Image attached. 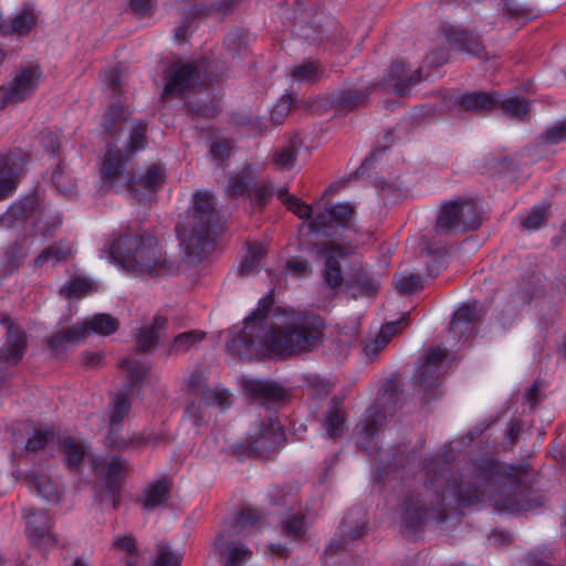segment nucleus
Returning a JSON list of instances; mask_svg holds the SVG:
<instances>
[{
    "label": "nucleus",
    "mask_w": 566,
    "mask_h": 566,
    "mask_svg": "<svg viewBox=\"0 0 566 566\" xmlns=\"http://www.w3.org/2000/svg\"><path fill=\"white\" fill-rule=\"evenodd\" d=\"M426 481L427 503L422 496L407 497L402 509L407 526L416 527L431 513L438 516L436 506L453 496L461 505L473 504L491 499L499 512L522 513L542 505L543 500L520 484L513 488L503 482L505 469L492 461H485L475 472L472 481L450 482L449 473L442 468H428Z\"/></svg>",
    "instance_id": "nucleus-1"
},
{
    "label": "nucleus",
    "mask_w": 566,
    "mask_h": 566,
    "mask_svg": "<svg viewBox=\"0 0 566 566\" xmlns=\"http://www.w3.org/2000/svg\"><path fill=\"white\" fill-rule=\"evenodd\" d=\"M272 305L271 295L259 301L258 307L244 319L241 334L227 343L232 353L243 357L262 349L271 357H291L312 352L322 344L325 324L319 316L293 314L273 326L268 322Z\"/></svg>",
    "instance_id": "nucleus-2"
},
{
    "label": "nucleus",
    "mask_w": 566,
    "mask_h": 566,
    "mask_svg": "<svg viewBox=\"0 0 566 566\" xmlns=\"http://www.w3.org/2000/svg\"><path fill=\"white\" fill-rule=\"evenodd\" d=\"M111 260L134 274L161 276L172 272L174 262L168 260L157 238L151 233L126 231L106 247Z\"/></svg>",
    "instance_id": "nucleus-3"
},
{
    "label": "nucleus",
    "mask_w": 566,
    "mask_h": 566,
    "mask_svg": "<svg viewBox=\"0 0 566 566\" xmlns=\"http://www.w3.org/2000/svg\"><path fill=\"white\" fill-rule=\"evenodd\" d=\"M214 224L213 196L208 191L197 192L191 210L176 227L180 244L189 256L201 258L212 248Z\"/></svg>",
    "instance_id": "nucleus-4"
},
{
    "label": "nucleus",
    "mask_w": 566,
    "mask_h": 566,
    "mask_svg": "<svg viewBox=\"0 0 566 566\" xmlns=\"http://www.w3.org/2000/svg\"><path fill=\"white\" fill-rule=\"evenodd\" d=\"M481 224V208L476 201L455 199L446 202L438 216L436 231L449 233L455 230H475Z\"/></svg>",
    "instance_id": "nucleus-5"
},
{
    "label": "nucleus",
    "mask_w": 566,
    "mask_h": 566,
    "mask_svg": "<svg viewBox=\"0 0 566 566\" xmlns=\"http://www.w3.org/2000/svg\"><path fill=\"white\" fill-rule=\"evenodd\" d=\"M119 322L109 314H95L92 317L52 335L49 345L53 349L61 348L64 344H76L92 333L108 336L117 331Z\"/></svg>",
    "instance_id": "nucleus-6"
},
{
    "label": "nucleus",
    "mask_w": 566,
    "mask_h": 566,
    "mask_svg": "<svg viewBox=\"0 0 566 566\" xmlns=\"http://www.w3.org/2000/svg\"><path fill=\"white\" fill-rule=\"evenodd\" d=\"M41 76L40 69L30 66L19 72L8 84L0 86V109L20 103L36 90Z\"/></svg>",
    "instance_id": "nucleus-7"
},
{
    "label": "nucleus",
    "mask_w": 566,
    "mask_h": 566,
    "mask_svg": "<svg viewBox=\"0 0 566 566\" xmlns=\"http://www.w3.org/2000/svg\"><path fill=\"white\" fill-rule=\"evenodd\" d=\"M126 161L127 158L122 155L120 150L109 149L101 168L103 184L116 191L127 190L137 193L138 189L130 184L133 176L126 168Z\"/></svg>",
    "instance_id": "nucleus-8"
},
{
    "label": "nucleus",
    "mask_w": 566,
    "mask_h": 566,
    "mask_svg": "<svg viewBox=\"0 0 566 566\" xmlns=\"http://www.w3.org/2000/svg\"><path fill=\"white\" fill-rule=\"evenodd\" d=\"M448 350L436 346L419 359L413 380L426 389L437 385L440 376L447 371Z\"/></svg>",
    "instance_id": "nucleus-9"
},
{
    "label": "nucleus",
    "mask_w": 566,
    "mask_h": 566,
    "mask_svg": "<svg viewBox=\"0 0 566 566\" xmlns=\"http://www.w3.org/2000/svg\"><path fill=\"white\" fill-rule=\"evenodd\" d=\"M355 206L349 202H338L333 206H326L323 210L315 213L314 219L310 223V228L314 232L327 234L329 230L346 227L355 214Z\"/></svg>",
    "instance_id": "nucleus-10"
},
{
    "label": "nucleus",
    "mask_w": 566,
    "mask_h": 566,
    "mask_svg": "<svg viewBox=\"0 0 566 566\" xmlns=\"http://www.w3.org/2000/svg\"><path fill=\"white\" fill-rule=\"evenodd\" d=\"M198 80L199 71L195 64L177 61L167 70L164 94L181 95L195 88Z\"/></svg>",
    "instance_id": "nucleus-11"
},
{
    "label": "nucleus",
    "mask_w": 566,
    "mask_h": 566,
    "mask_svg": "<svg viewBox=\"0 0 566 566\" xmlns=\"http://www.w3.org/2000/svg\"><path fill=\"white\" fill-rule=\"evenodd\" d=\"M283 439V430L277 420L268 418L261 421L259 427L250 433L248 438V448L263 455L265 452L273 450Z\"/></svg>",
    "instance_id": "nucleus-12"
},
{
    "label": "nucleus",
    "mask_w": 566,
    "mask_h": 566,
    "mask_svg": "<svg viewBox=\"0 0 566 566\" xmlns=\"http://www.w3.org/2000/svg\"><path fill=\"white\" fill-rule=\"evenodd\" d=\"M25 346L27 339L23 331L10 324L7 331L6 345L0 348V379L6 376L9 368L22 360Z\"/></svg>",
    "instance_id": "nucleus-13"
},
{
    "label": "nucleus",
    "mask_w": 566,
    "mask_h": 566,
    "mask_svg": "<svg viewBox=\"0 0 566 566\" xmlns=\"http://www.w3.org/2000/svg\"><path fill=\"white\" fill-rule=\"evenodd\" d=\"M27 520V535L36 545L43 547H53L56 539L51 532L52 520L43 510L29 511L24 510Z\"/></svg>",
    "instance_id": "nucleus-14"
},
{
    "label": "nucleus",
    "mask_w": 566,
    "mask_h": 566,
    "mask_svg": "<svg viewBox=\"0 0 566 566\" xmlns=\"http://www.w3.org/2000/svg\"><path fill=\"white\" fill-rule=\"evenodd\" d=\"M317 253L325 259L323 270L325 282L333 289L340 286L343 283V275L338 259L348 255L349 247L336 244L334 242L326 243L317 249Z\"/></svg>",
    "instance_id": "nucleus-15"
},
{
    "label": "nucleus",
    "mask_w": 566,
    "mask_h": 566,
    "mask_svg": "<svg viewBox=\"0 0 566 566\" xmlns=\"http://www.w3.org/2000/svg\"><path fill=\"white\" fill-rule=\"evenodd\" d=\"M484 315L478 302L467 303L459 307L450 323V332L459 339H468L474 334V323Z\"/></svg>",
    "instance_id": "nucleus-16"
},
{
    "label": "nucleus",
    "mask_w": 566,
    "mask_h": 566,
    "mask_svg": "<svg viewBox=\"0 0 566 566\" xmlns=\"http://www.w3.org/2000/svg\"><path fill=\"white\" fill-rule=\"evenodd\" d=\"M166 181V171L165 168L159 164H153L145 169L143 174L135 179L133 177L132 182L138 189L137 196L136 192H130L134 198H136L139 202L149 201V197L142 192L145 190L147 193L158 191Z\"/></svg>",
    "instance_id": "nucleus-17"
},
{
    "label": "nucleus",
    "mask_w": 566,
    "mask_h": 566,
    "mask_svg": "<svg viewBox=\"0 0 566 566\" xmlns=\"http://www.w3.org/2000/svg\"><path fill=\"white\" fill-rule=\"evenodd\" d=\"M420 81L421 70L419 67L408 72L405 63L396 61L389 67L385 85L392 92L403 95L412 84Z\"/></svg>",
    "instance_id": "nucleus-18"
},
{
    "label": "nucleus",
    "mask_w": 566,
    "mask_h": 566,
    "mask_svg": "<svg viewBox=\"0 0 566 566\" xmlns=\"http://www.w3.org/2000/svg\"><path fill=\"white\" fill-rule=\"evenodd\" d=\"M189 389L199 396L207 405L218 403L221 408L231 405V394L226 389H210L205 385V376L201 371H195L188 379Z\"/></svg>",
    "instance_id": "nucleus-19"
},
{
    "label": "nucleus",
    "mask_w": 566,
    "mask_h": 566,
    "mask_svg": "<svg viewBox=\"0 0 566 566\" xmlns=\"http://www.w3.org/2000/svg\"><path fill=\"white\" fill-rule=\"evenodd\" d=\"M160 437L158 434L155 436H143L138 433L132 434H122V431L108 430L107 436L105 438V444L108 448L126 451V450H140L145 446H156Z\"/></svg>",
    "instance_id": "nucleus-20"
},
{
    "label": "nucleus",
    "mask_w": 566,
    "mask_h": 566,
    "mask_svg": "<svg viewBox=\"0 0 566 566\" xmlns=\"http://www.w3.org/2000/svg\"><path fill=\"white\" fill-rule=\"evenodd\" d=\"M94 471L103 479L108 489L113 490L127 471V462L118 457H106L102 460H94Z\"/></svg>",
    "instance_id": "nucleus-21"
},
{
    "label": "nucleus",
    "mask_w": 566,
    "mask_h": 566,
    "mask_svg": "<svg viewBox=\"0 0 566 566\" xmlns=\"http://www.w3.org/2000/svg\"><path fill=\"white\" fill-rule=\"evenodd\" d=\"M244 388L253 397L265 402H280L286 399L289 391L283 386L266 380H247Z\"/></svg>",
    "instance_id": "nucleus-22"
},
{
    "label": "nucleus",
    "mask_w": 566,
    "mask_h": 566,
    "mask_svg": "<svg viewBox=\"0 0 566 566\" xmlns=\"http://www.w3.org/2000/svg\"><path fill=\"white\" fill-rule=\"evenodd\" d=\"M35 23V15L32 10L23 9L13 19L7 20L0 14V35L29 33Z\"/></svg>",
    "instance_id": "nucleus-23"
},
{
    "label": "nucleus",
    "mask_w": 566,
    "mask_h": 566,
    "mask_svg": "<svg viewBox=\"0 0 566 566\" xmlns=\"http://www.w3.org/2000/svg\"><path fill=\"white\" fill-rule=\"evenodd\" d=\"M218 549L224 566H242L252 557V551L240 542H219Z\"/></svg>",
    "instance_id": "nucleus-24"
},
{
    "label": "nucleus",
    "mask_w": 566,
    "mask_h": 566,
    "mask_svg": "<svg viewBox=\"0 0 566 566\" xmlns=\"http://www.w3.org/2000/svg\"><path fill=\"white\" fill-rule=\"evenodd\" d=\"M458 105L467 112L492 111L499 105V98L486 92H473L460 96Z\"/></svg>",
    "instance_id": "nucleus-25"
},
{
    "label": "nucleus",
    "mask_w": 566,
    "mask_h": 566,
    "mask_svg": "<svg viewBox=\"0 0 566 566\" xmlns=\"http://www.w3.org/2000/svg\"><path fill=\"white\" fill-rule=\"evenodd\" d=\"M400 325L406 326L407 319L402 318L400 321L387 323L386 325H384L380 328L377 336L371 342L365 345V354L369 357H374L378 353H380L391 340L392 336L399 332Z\"/></svg>",
    "instance_id": "nucleus-26"
},
{
    "label": "nucleus",
    "mask_w": 566,
    "mask_h": 566,
    "mask_svg": "<svg viewBox=\"0 0 566 566\" xmlns=\"http://www.w3.org/2000/svg\"><path fill=\"white\" fill-rule=\"evenodd\" d=\"M346 422V413L340 401H335L326 411L323 420V428L329 438H337L343 434Z\"/></svg>",
    "instance_id": "nucleus-27"
},
{
    "label": "nucleus",
    "mask_w": 566,
    "mask_h": 566,
    "mask_svg": "<svg viewBox=\"0 0 566 566\" xmlns=\"http://www.w3.org/2000/svg\"><path fill=\"white\" fill-rule=\"evenodd\" d=\"M165 326L166 318L158 316L154 319L150 326L140 328L136 334V343L139 348L144 352L154 349L158 344L160 332L165 328Z\"/></svg>",
    "instance_id": "nucleus-28"
},
{
    "label": "nucleus",
    "mask_w": 566,
    "mask_h": 566,
    "mask_svg": "<svg viewBox=\"0 0 566 566\" xmlns=\"http://www.w3.org/2000/svg\"><path fill=\"white\" fill-rule=\"evenodd\" d=\"M15 159L8 156L2 159L0 165V200L8 198L17 187V170L14 169Z\"/></svg>",
    "instance_id": "nucleus-29"
},
{
    "label": "nucleus",
    "mask_w": 566,
    "mask_h": 566,
    "mask_svg": "<svg viewBox=\"0 0 566 566\" xmlns=\"http://www.w3.org/2000/svg\"><path fill=\"white\" fill-rule=\"evenodd\" d=\"M119 367L126 381V386L129 389H133L136 386L140 385L149 370L145 364L132 359H124L119 364Z\"/></svg>",
    "instance_id": "nucleus-30"
},
{
    "label": "nucleus",
    "mask_w": 566,
    "mask_h": 566,
    "mask_svg": "<svg viewBox=\"0 0 566 566\" xmlns=\"http://www.w3.org/2000/svg\"><path fill=\"white\" fill-rule=\"evenodd\" d=\"M531 297L514 296L497 314V323L503 329L512 327L520 318V310Z\"/></svg>",
    "instance_id": "nucleus-31"
},
{
    "label": "nucleus",
    "mask_w": 566,
    "mask_h": 566,
    "mask_svg": "<svg viewBox=\"0 0 566 566\" xmlns=\"http://www.w3.org/2000/svg\"><path fill=\"white\" fill-rule=\"evenodd\" d=\"M450 42L460 51H463L471 55H479L483 51V43L480 40V36L467 32V31H460L454 33L450 38Z\"/></svg>",
    "instance_id": "nucleus-32"
},
{
    "label": "nucleus",
    "mask_w": 566,
    "mask_h": 566,
    "mask_svg": "<svg viewBox=\"0 0 566 566\" xmlns=\"http://www.w3.org/2000/svg\"><path fill=\"white\" fill-rule=\"evenodd\" d=\"M298 146V138L294 137L286 145L275 150L273 161L279 169L285 170L294 167L297 158Z\"/></svg>",
    "instance_id": "nucleus-33"
},
{
    "label": "nucleus",
    "mask_w": 566,
    "mask_h": 566,
    "mask_svg": "<svg viewBox=\"0 0 566 566\" xmlns=\"http://www.w3.org/2000/svg\"><path fill=\"white\" fill-rule=\"evenodd\" d=\"M113 547L125 555L127 566H135L138 563L140 555L134 535H118L113 542Z\"/></svg>",
    "instance_id": "nucleus-34"
},
{
    "label": "nucleus",
    "mask_w": 566,
    "mask_h": 566,
    "mask_svg": "<svg viewBox=\"0 0 566 566\" xmlns=\"http://www.w3.org/2000/svg\"><path fill=\"white\" fill-rule=\"evenodd\" d=\"M64 461L71 469L78 468L84 460L87 450L86 447L74 438H66L62 442Z\"/></svg>",
    "instance_id": "nucleus-35"
},
{
    "label": "nucleus",
    "mask_w": 566,
    "mask_h": 566,
    "mask_svg": "<svg viewBox=\"0 0 566 566\" xmlns=\"http://www.w3.org/2000/svg\"><path fill=\"white\" fill-rule=\"evenodd\" d=\"M72 253V249L69 244L60 243L51 245L44 249L35 260L36 266H43L45 264H56L65 261Z\"/></svg>",
    "instance_id": "nucleus-36"
},
{
    "label": "nucleus",
    "mask_w": 566,
    "mask_h": 566,
    "mask_svg": "<svg viewBox=\"0 0 566 566\" xmlns=\"http://www.w3.org/2000/svg\"><path fill=\"white\" fill-rule=\"evenodd\" d=\"M31 488L35 490L36 494L42 496L49 502H59L61 492L57 484H55L50 476L41 474L31 481Z\"/></svg>",
    "instance_id": "nucleus-37"
},
{
    "label": "nucleus",
    "mask_w": 566,
    "mask_h": 566,
    "mask_svg": "<svg viewBox=\"0 0 566 566\" xmlns=\"http://www.w3.org/2000/svg\"><path fill=\"white\" fill-rule=\"evenodd\" d=\"M290 74L293 82L313 83L321 78L323 70L316 62H305L294 66Z\"/></svg>",
    "instance_id": "nucleus-38"
},
{
    "label": "nucleus",
    "mask_w": 566,
    "mask_h": 566,
    "mask_svg": "<svg viewBox=\"0 0 566 566\" xmlns=\"http://www.w3.org/2000/svg\"><path fill=\"white\" fill-rule=\"evenodd\" d=\"M169 483L167 480H159L150 484L145 491L144 506L151 510L167 500Z\"/></svg>",
    "instance_id": "nucleus-39"
},
{
    "label": "nucleus",
    "mask_w": 566,
    "mask_h": 566,
    "mask_svg": "<svg viewBox=\"0 0 566 566\" xmlns=\"http://www.w3.org/2000/svg\"><path fill=\"white\" fill-rule=\"evenodd\" d=\"M129 408L130 403L124 395H115L112 400L108 430L115 432L122 429V421L128 415Z\"/></svg>",
    "instance_id": "nucleus-40"
},
{
    "label": "nucleus",
    "mask_w": 566,
    "mask_h": 566,
    "mask_svg": "<svg viewBox=\"0 0 566 566\" xmlns=\"http://www.w3.org/2000/svg\"><path fill=\"white\" fill-rule=\"evenodd\" d=\"M205 338V333L199 331H189L177 335L171 345L170 352L176 354L186 353L191 347L199 344Z\"/></svg>",
    "instance_id": "nucleus-41"
},
{
    "label": "nucleus",
    "mask_w": 566,
    "mask_h": 566,
    "mask_svg": "<svg viewBox=\"0 0 566 566\" xmlns=\"http://www.w3.org/2000/svg\"><path fill=\"white\" fill-rule=\"evenodd\" d=\"M504 114L511 118L523 120L530 114V104L520 97H507L501 103Z\"/></svg>",
    "instance_id": "nucleus-42"
},
{
    "label": "nucleus",
    "mask_w": 566,
    "mask_h": 566,
    "mask_svg": "<svg viewBox=\"0 0 566 566\" xmlns=\"http://www.w3.org/2000/svg\"><path fill=\"white\" fill-rule=\"evenodd\" d=\"M277 197L282 199L283 203L293 211L301 219H310L313 214V208L295 196L289 195L285 189L277 190Z\"/></svg>",
    "instance_id": "nucleus-43"
},
{
    "label": "nucleus",
    "mask_w": 566,
    "mask_h": 566,
    "mask_svg": "<svg viewBox=\"0 0 566 566\" xmlns=\"http://www.w3.org/2000/svg\"><path fill=\"white\" fill-rule=\"evenodd\" d=\"M265 254V250L262 244L259 243H252L248 245V253L241 263L240 272L244 275H249L253 273L259 264L262 258Z\"/></svg>",
    "instance_id": "nucleus-44"
},
{
    "label": "nucleus",
    "mask_w": 566,
    "mask_h": 566,
    "mask_svg": "<svg viewBox=\"0 0 566 566\" xmlns=\"http://www.w3.org/2000/svg\"><path fill=\"white\" fill-rule=\"evenodd\" d=\"M384 415L376 410H369L366 419L358 426L359 428V434L363 436V438L359 440V444L364 446V440H368L371 438L380 428Z\"/></svg>",
    "instance_id": "nucleus-45"
},
{
    "label": "nucleus",
    "mask_w": 566,
    "mask_h": 566,
    "mask_svg": "<svg viewBox=\"0 0 566 566\" xmlns=\"http://www.w3.org/2000/svg\"><path fill=\"white\" fill-rule=\"evenodd\" d=\"M181 558L180 553H175L168 544L159 542L153 566H180Z\"/></svg>",
    "instance_id": "nucleus-46"
},
{
    "label": "nucleus",
    "mask_w": 566,
    "mask_h": 566,
    "mask_svg": "<svg viewBox=\"0 0 566 566\" xmlns=\"http://www.w3.org/2000/svg\"><path fill=\"white\" fill-rule=\"evenodd\" d=\"M366 94L355 90L342 92L336 98L337 107L343 112H349L355 107L363 105L366 99Z\"/></svg>",
    "instance_id": "nucleus-47"
},
{
    "label": "nucleus",
    "mask_w": 566,
    "mask_h": 566,
    "mask_svg": "<svg viewBox=\"0 0 566 566\" xmlns=\"http://www.w3.org/2000/svg\"><path fill=\"white\" fill-rule=\"evenodd\" d=\"M92 290H93V283L88 279L77 276V277H74V279L70 280L69 282H66L63 285L61 293L69 297L70 296L81 297V296L86 295Z\"/></svg>",
    "instance_id": "nucleus-48"
},
{
    "label": "nucleus",
    "mask_w": 566,
    "mask_h": 566,
    "mask_svg": "<svg viewBox=\"0 0 566 566\" xmlns=\"http://www.w3.org/2000/svg\"><path fill=\"white\" fill-rule=\"evenodd\" d=\"M395 285L401 293H411L422 289L421 277L411 272H405L396 276Z\"/></svg>",
    "instance_id": "nucleus-49"
},
{
    "label": "nucleus",
    "mask_w": 566,
    "mask_h": 566,
    "mask_svg": "<svg viewBox=\"0 0 566 566\" xmlns=\"http://www.w3.org/2000/svg\"><path fill=\"white\" fill-rule=\"evenodd\" d=\"M126 119L124 108L119 105H113L104 115L103 127L106 133L114 134L117 127Z\"/></svg>",
    "instance_id": "nucleus-50"
},
{
    "label": "nucleus",
    "mask_w": 566,
    "mask_h": 566,
    "mask_svg": "<svg viewBox=\"0 0 566 566\" xmlns=\"http://www.w3.org/2000/svg\"><path fill=\"white\" fill-rule=\"evenodd\" d=\"M304 517L301 515L294 516L283 522L282 533L292 539H300L305 534Z\"/></svg>",
    "instance_id": "nucleus-51"
},
{
    "label": "nucleus",
    "mask_w": 566,
    "mask_h": 566,
    "mask_svg": "<svg viewBox=\"0 0 566 566\" xmlns=\"http://www.w3.org/2000/svg\"><path fill=\"white\" fill-rule=\"evenodd\" d=\"M145 132L146 124L144 122H137L129 136V140L126 145L127 153L133 155L135 151L140 150L145 146Z\"/></svg>",
    "instance_id": "nucleus-52"
},
{
    "label": "nucleus",
    "mask_w": 566,
    "mask_h": 566,
    "mask_svg": "<svg viewBox=\"0 0 566 566\" xmlns=\"http://www.w3.org/2000/svg\"><path fill=\"white\" fill-rule=\"evenodd\" d=\"M293 103L294 97L291 94L282 96L271 111V120L277 125L282 124Z\"/></svg>",
    "instance_id": "nucleus-53"
},
{
    "label": "nucleus",
    "mask_w": 566,
    "mask_h": 566,
    "mask_svg": "<svg viewBox=\"0 0 566 566\" xmlns=\"http://www.w3.org/2000/svg\"><path fill=\"white\" fill-rule=\"evenodd\" d=\"M52 184L62 193H71L75 187L72 177L61 166L53 171Z\"/></svg>",
    "instance_id": "nucleus-54"
},
{
    "label": "nucleus",
    "mask_w": 566,
    "mask_h": 566,
    "mask_svg": "<svg viewBox=\"0 0 566 566\" xmlns=\"http://www.w3.org/2000/svg\"><path fill=\"white\" fill-rule=\"evenodd\" d=\"M248 174L242 171L239 175L232 176L229 178L227 186V195L231 197H239L243 195L249 187Z\"/></svg>",
    "instance_id": "nucleus-55"
},
{
    "label": "nucleus",
    "mask_w": 566,
    "mask_h": 566,
    "mask_svg": "<svg viewBox=\"0 0 566 566\" xmlns=\"http://www.w3.org/2000/svg\"><path fill=\"white\" fill-rule=\"evenodd\" d=\"M52 438L53 433L51 431L35 429L33 434L27 440L25 448L30 451H36L43 448Z\"/></svg>",
    "instance_id": "nucleus-56"
},
{
    "label": "nucleus",
    "mask_w": 566,
    "mask_h": 566,
    "mask_svg": "<svg viewBox=\"0 0 566 566\" xmlns=\"http://www.w3.org/2000/svg\"><path fill=\"white\" fill-rule=\"evenodd\" d=\"M546 210L543 207H534L523 220L522 227L526 230H537L545 221Z\"/></svg>",
    "instance_id": "nucleus-57"
},
{
    "label": "nucleus",
    "mask_w": 566,
    "mask_h": 566,
    "mask_svg": "<svg viewBox=\"0 0 566 566\" xmlns=\"http://www.w3.org/2000/svg\"><path fill=\"white\" fill-rule=\"evenodd\" d=\"M546 144H558L566 139V119L551 126L542 136Z\"/></svg>",
    "instance_id": "nucleus-58"
},
{
    "label": "nucleus",
    "mask_w": 566,
    "mask_h": 566,
    "mask_svg": "<svg viewBox=\"0 0 566 566\" xmlns=\"http://www.w3.org/2000/svg\"><path fill=\"white\" fill-rule=\"evenodd\" d=\"M260 517L261 515L255 509L245 506L242 509L240 516L237 520V526L241 530H248L254 526Z\"/></svg>",
    "instance_id": "nucleus-59"
},
{
    "label": "nucleus",
    "mask_w": 566,
    "mask_h": 566,
    "mask_svg": "<svg viewBox=\"0 0 566 566\" xmlns=\"http://www.w3.org/2000/svg\"><path fill=\"white\" fill-rule=\"evenodd\" d=\"M210 153L216 160L223 161L231 154V144L226 139L216 140L210 146Z\"/></svg>",
    "instance_id": "nucleus-60"
},
{
    "label": "nucleus",
    "mask_w": 566,
    "mask_h": 566,
    "mask_svg": "<svg viewBox=\"0 0 566 566\" xmlns=\"http://www.w3.org/2000/svg\"><path fill=\"white\" fill-rule=\"evenodd\" d=\"M286 272L296 277L305 276L310 272L308 263L306 260L293 258L286 263Z\"/></svg>",
    "instance_id": "nucleus-61"
},
{
    "label": "nucleus",
    "mask_w": 566,
    "mask_h": 566,
    "mask_svg": "<svg viewBox=\"0 0 566 566\" xmlns=\"http://www.w3.org/2000/svg\"><path fill=\"white\" fill-rule=\"evenodd\" d=\"M356 284L358 289L361 291L365 295H373L376 293L379 289V280L368 276V275H361L356 280Z\"/></svg>",
    "instance_id": "nucleus-62"
},
{
    "label": "nucleus",
    "mask_w": 566,
    "mask_h": 566,
    "mask_svg": "<svg viewBox=\"0 0 566 566\" xmlns=\"http://www.w3.org/2000/svg\"><path fill=\"white\" fill-rule=\"evenodd\" d=\"M366 525V521L361 520L356 527H352L348 517H346L342 524V534L349 539H357L364 535Z\"/></svg>",
    "instance_id": "nucleus-63"
},
{
    "label": "nucleus",
    "mask_w": 566,
    "mask_h": 566,
    "mask_svg": "<svg viewBox=\"0 0 566 566\" xmlns=\"http://www.w3.org/2000/svg\"><path fill=\"white\" fill-rule=\"evenodd\" d=\"M41 143L45 149L50 150L52 154H55L59 150L61 144L59 135L51 130L42 132Z\"/></svg>",
    "instance_id": "nucleus-64"
}]
</instances>
